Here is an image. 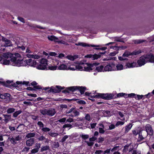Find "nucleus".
Here are the masks:
<instances>
[{"instance_id":"f257e3e1","label":"nucleus","mask_w":154,"mask_h":154,"mask_svg":"<svg viewBox=\"0 0 154 154\" xmlns=\"http://www.w3.org/2000/svg\"><path fill=\"white\" fill-rule=\"evenodd\" d=\"M85 95L88 96V99L92 101H94V98H101L104 99L110 100L113 97V95L111 94H102L100 93H95V91H93L92 93L86 92Z\"/></svg>"},{"instance_id":"f03ea898","label":"nucleus","mask_w":154,"mask_h":154,"mask_svg":"<svg viewBox=\"0 0 154 154\" xmlns=\"http://www.w3.org/2000/svg\"><path fill=\"white\" fill-rule=\"evenodd\" d=\"M11 62L12 63V65L17 66H25V60H23V59H18L15 57H12L11 59Z\"/></svg>"},{"instance_id":"7ed1b4c3","label":"nucleus","mask_w":154,"mask_h":154,"mask_svg":"<svg viewBox=\"0 0 154 154\" xmlns=\"http://www.w3.org/2000/svg\"><path fill=\"white\" fill-rule=\"evenodd\" d=\"M13 81H12L7 80L5 82H2V83L3 84V85L4 86L8 87L9 84H11V85H13V86H15L16 87H18L22 86V85H27L29 83V82H24L23 83L21 82L17 81L16 82V83L13 84Z\"/></svg>"},{"instance_id":"20e7f679","label":"nucleus","mask_w":154,"mask_h":154,"mask_svg":"<svg viewBox=\"0 0 154 154\" xmlns=\"http://www.w3.org/2000/svg\"><path fill=\"white\" fill-rule=\"evenodd\" d=\"M48 65V60L42 58L40 60V64L37 65L36 68L39 70H47Z\"/></svg>"},{"instance_id":"39448f33","label":"nucleus","mask_w":154,"mask_h":154,"mask_svg":"<svg viewBox=\"0 0 154 154\" xmlns=\"http://www.w3.org/2000/svg\"><path fill=\"white\" fill-rule=\"evenodd\" d=\"M96 63H84V71L86 72H91L95 68L94 66Z\"/></svg>"},{"instance_id":"423d86ee","label":"nucleus","mask_w":154,"mask_h":154,"mask_svg":"<svg viewBox=\"0 0 154 154\" xmlns=\"http://www.w3.org/2000/svg\"><path fill=\"white\" fill-rule=\"evenodd\" d=\"M60 63L61 62L59 60L53 61L48 66V69L51 70H58V66Z\"/></svg>"},{"instance_id":"0eeeda50","label":"nucleus","mask_w":154,"mask_h":154,"mask_svg":"<svg viewBox=\"0 0 154 154\" xmlns=\"http://www.w3.org/2000/svg\"><path fill=\"white\" fill-rule=\"evenodd\" d=\"M148 63L146 55L141 56L137 61V64L138 67H140L144 65L146 63Z\"/></svg>"},{"instance_id":"6e6552de","label":"nucleus","mask_w":154,"mask_h":154,"mask_svg":"<svg viewBox=\"0 0 154 154\" xmlns=\"http://www.w3.org/2000/svg\"><path fill=\"white\" fill-rule=\"evenodd\" d=\"M25 66H28L36 68L37 66V63L36 61L35 60L31 59L25 60Z\"/></svg>"},{"instance_id":"1a4fd4ad","label":"nucleus","mask_w":154,"mask_h":154,"mask_svg":"<svg viewBox=\"0 0 154 154\" xmlns=\"http://www.w3.org/2000/svg\"><path fill=\"white\" fill-rule=\"evenodd\" d=\"M141 52V51L140 50L134 51L132 53H131L128 51H126L123 54V57H128L129 56L131 55H136L140 53Z\"/></svg>"},{"instance_id":"9d476101","label":"nucleus","mask_w":154,"mask_h":154,"mask_svg":"<svg viewBox=\"0 0 154 154\" xmlns=\"http://www.w3.org/2000/svg\"><path fill=\"white\" fill-rule=\"evenodd\" d=\"M114 63L111 62L104 67V72L114 71Z\"/></svg>"},{"instance_id":"9b49d317","label":"nucleus","mask_w":154,"mask_h":154,"mask_svg":"<svg viewBox=\"0 0 154 154\" xmlns=\"http://www.w3.org/2000/svg\"><path fill=\"white\" fill-rule=\"evenodd\" d=\"M2 41L4 43V44H1V47H8L11 46L12 45L11 42L7 39L4 37H2Z\"/></svg>"},{"instance_id":"f8f14e48","label":"nucleus","mask_w":154,"mask_h":154,"mask_svg":"<svg viewBox=\"0 0 154 154\" xmlns=\"http://www.w3.org/2000/svg\"><path fill=\"white\" fill-rule=\"evenodd\" d=\"M1 98L5 100L7 103L9 102L11 100V95L8 93L1 94Z\"/></svg>"},{"instance_id":"ddd939ff","label":"nucleus","mask_w":154,"mask_h":154,"mask_svg":"<svg viewBox=\"0 0 154 154\" xmlns=\"http://www.w3.org/2000/svg\"><path fill=\"white\" fill-rule=\"evenodd\" d=\"M114 71L121 70L124 69V67L123 65L121 63H118L116 64L114 63Z\"/></svg>"},{"instance_id":"4468645a","label":"nucleus","mask_w":154,"mask_h":154,"mask_svg":"<svg viewBox=\"0 0 154 154\" xmlns=\"http://www.w3.org/2000/svg\"><path fill=\"white\" fill-rule=\"evenodd\" d=\"M75 45L77 46H81L83 47H99L100 45H89L88 44L84 42H79L75 44Z\"/></svg>"},{"instance_id":"2eb2a0df","label":"nucleus","mask_w":154,"mask_h":154,"mask_svg":"<svg viewBox=\"0 0 154 154\" xmlns=\"http://www.w3.org/2000/svg\"><path fill=\"white\" fill-rule=\"evenodd\" d=\"M21 139V137L18 135L15 137H12L9 140L12 144H14L17 143V141H19Z\"/></svg>"},{"instance_id":"dca6fc26","label":"nucleus","mask_w":154,"mask_h":154,"mask_svg":"<svg viewBox=\"0 0 154 154\" xmlns=\"http://www.w3.org/2000/svg\"><path fill=\"white\" fill-rule=\"evenodd\" d=\"M125 66L126 67V68L138 67V65L137 63L135 62H133L132 63L128 62L126 63Z\"/></svg>"},{"instance_id":"f3484780","label":"nucleus","mask_w":154,"mask_h":154,"mask_svg":"<svg viewBox=\"0 0 154 154\" xmlns=\"http://www.w3.org/2000/svg\"><path fill=\"white\" fill-rule=\"evenodd\" d=\"M85 57L86 58H91L92 60H95L99 58L100 57V55L98 54H90L86 55Z\"/></svg>"},{"instance_id":"a211bd4d","label":"nucleus","mask_w":154,"mask_h":154,"mask_svg":"<svg viewBox=\"0 0 154 154\" xmlns=\"http://www.w3.org/2000/svg\"><path fill=\"white\" fill-rule=\"evenodd\" d=\"M148 62L154 63V54H146Z\"/></svg>"},{"instance_id":"6ab92c4d","label":"nucleus","mask_w":154,"mask_h":154,"mask_svg":"<svg viewBox=\"0 0 154 154\" xmlns=\"http://www.w3.org/2000/svg\"><path fill=\"white\" fill-rule=\"evenodd\" d=\"M145 128L148 134L150 135H152L153 134V130L151 126L150 125H147L145 127Z\"/></svg>"},{"instance_id":"aec40b11","label":"nucleus","mask_w":154,"mask_h":154,"mask_svg":"<svg viewBox=\"0 0 154 154\" xmlns=\"http://www.w3.org/2000/svg\"><path fill=\"white\" fill-rule=\"evenodd\" d=\"M61 87L56 86V87H52L50 89V92H53L55 93H58L60 91Z\"/></svg>"},{"instance_id":"412c9836","label":"nucleus","mask_w":154,"mask_h":154,"mask_svg":"<svg viewBox=\"0 0 154 154\" xmlns=\"http://www.w3.org/2000/svg\"><path fill=\"white\" fill-rule=\"evenodd\" d=\"M60 63L59 66H58V70H67L68 66L66 65L63 64H61Z\"/></svg>"},{"instance_id":"4be33fe9","label":"nucleus","mask_w":154,"mask_h":154,"mask_svg":"<svg viewBox=\"0 0 154 154\" xmlns=\"http://www.w3.org/2000/svg\"><path fill=\"white\" fill-rule=\"evenodd\" d=\"M2 63L1 64L3 65H12V63L11 62V60L3 58Z\"/></svg>"},{"instance_id":"5701e85b","label":"nucleus","mask_w":154,"mask_h":154,"mask_svg":"<svg viewBox=\"0 0 154 154\" xmlns=\"http://www.w3.org/2000/svg\"><path fill=\"white\" fill-rule=\"evenodd\" d=\"M74 137H75V136L74 134L70 135H65L62 139L61 141L62 142H64L68 138H69V139H73Z\"/></svg>"},{"instance_id":"b1692460","label":"nucleus","mask_w":154,"mask_h":154,"mask_svg":"<svg viewBox=\"0 0 154 154\" xmlns=\"http://www.w3.org/2000/svg\"><path fill=\"white\" fill-rule=\"evenodd\" d=\"M34 143V139L30 138L27 140L26 142V145L29 146H31Z\"/></svg>"},{"instance_id":"393cba45","label":"nucleus","mask_w":154,"mask_h":154,"mask_svg":"<svg viewBox=\"0 0 154 154\" xmlns=\"http://www.w3.org/2000/svg\"><path fill=\"white\" fill-rule=\"evenodd\" d=\"M48 38L49 40L54 41L55 42H57L58 40V38L53 35H48Z\"/></svg>"},{"instance_id":"a878e982","label":"nucleus","mask_w":154,"mask_h":154,"mask_svg":"<svg viewBox=\"0 0 154 154\" xmlns=\"http://www.w3.org/2000/svg\"><path fill=\"white\" fill-rule=\"evenodd\" d=\"M104 67L102 65L96 66L95 70L98 72H104Z\"/></svg>"},{"instance_id":"bb28decb","label":"nucleus","mask_w":154,"mask_h":154,"mask_svg":"<svg viewBox=\"0 0 154 154\" xmlns=\"http://www.w3.org/2000/svg\"><path fill=\"white\" fill-rule=\"evenodd\" d=\"M12 54L10 53H5L3 54L2 57L4 58L8 59L9 57L11 58L12 57Z\"/></svg>"},{"instance_id":"cd10ccee","label":"nucleus","mask_w":154,"mask_h":154,"mask_svg":"<svg viewBox=\"0 0 154 154\" xmlns=\"http://www.w3.org/2000/svg\"><path fill=\"white\" fill-rule=\"evenodd\" d=\"M55 113L56 112L54 109H48V115L52 116H54Z\"/></svg>"},{"instance_id":"c85d7f7f","label":"nucleus","mask_w":154,"mask_h":154,"mask_svg":"<svg viewBox=\"0 0 154 154\" xmlns=\"http://www.w3.org/2000/svg\"><path fill=\"white\" fill-rule=\"evenodd\" d=\"M84 63H81L79 64L76 65V70L79 71H84Z\"/></svg>"},{"instance_id":"c756f323","label":"nucleus","mask_w":154,"mask_h":154,"mask_svg":"<svg viewBox=\"0 0 154 154\" xmlns=\"http://www.w3.org/2000/svg\"><path fill=\"white\" fill-rule=\"evenodd\" d=\"M26 56L29 58H32L34 59H38L40 58V56L36 54H27Z\"/></svg>"},{"instance_id":"7c9ffc66","label":"nucleus","mask_w":154,"mask_h":154,"mask_svg":"<svg viewBox=\"0 0 154 154\" xmlns=\"http://www.w3.org/2000/svg\"><path fill=\"white\" fill-rule=\"evenodd\" d=\"M132 126V125L131 123H129L127 126L125 127V133H127L131 129Z\"/></svg>"},{"instance_id":"2f4dec72","label":"nucleus","mask_w":154,"mask_h":154,"mask_svg":"<svg viewBox=\"0 0 154 154\" xmlns=\"http://www.w3.org/2000/svg\"><path fill=\"white\" fill-rule=\"evenodd\" d=\"M14 56H12V57H15L17 58V60L18 58H20L21 59H22L23 57V54H20L17 53H16L13 55Z\"/></svg>"},{"instance_id":"473e14b6","label":"nucleus","mask_w":154,"mask_h":154,"mask_svg":"<svg viewBox=\"0 0 154 154\" xmlns=\"http://www.w3.org/2000/svg\"><path fill=\"white\" fill-rule=\"evenodd\" d=\"M40 112L43 115L45 116L46 115H48V109H40Z\"/></svg>"},{"instance_id":"72a5a7b5","label":"nucleus","mask_w":154,"mask_h":154,"mask_svg":"<svg viewBox=\"0 0 154 154\" xmlns=\"http://www.w3.org/2000/svg\"><path fill=\"white\" fill-rule=\"evenodd\" d=\"M66 57L69 60H73L77 58V55H74V56H72L71 55H68Z\"/></svg>"},{"instance_id":"f704fd0d","label":"nucleus","mask_w":154,"mask_h":154,"mask_svg":"<svg viewBox=\"0 0 154 154\" xmlns=\"http://www.w3.org/2000/svg\"><path fill=\"white\" fill-rule=\"evenodd\" d=\"M76 69L77 68H76V65L74 66L73 65H71L69 66H68L67 70L74 71L76 70Z\"/></svg>"},{"instance_id":"c9c22d12","label":"nucleus","mask_w":154,"mask_h":154,"mask_svg":"<svg viewBox=\"0 0 154 154\" xmlns=\"http://www.w3.org/2000/svg\"><path fill=\"white\" fill-rule=\"evenodd\" d=\"M4 117V121L6 123H7L9 120V119H10L11 116L8 115H3Z\"/></svg>"},{"instance_id":"e433bc0d","label":"nucleus","mask_w":154,"mask_h":154,"mask_svg":"<svg viewBox=\"0 0 154 154\" xmlns=\"http://www.w3.org/2000/svg\"><path fill=\"white\" fill-rule=\"evenodd\" d=\"M21 111L20 110L16 111L14 113L13 117L14 118H16L18 115L21 113Z\"/></svg>"},{"instance_id":"4c0bfd02","label":"nucleus","mask_w":154,"mask_h":154,"mask_svg":"<svg viewBox=\"0 0 154 154\" xmlns=\"http://www.w3.org/2000/svg\"><path fill=\"white\" fill-rule=\"evenodd\" d=\"M35 135V133H28L26 136V137L27 138H29L34 137Z\"/></svg>"},{"instance_id":"58836bf2","label":"nucleus","mask_w":154,"mask_h":154,"mask_svg":"<svg viewBox=\"0 0 154 154\" xmlns=\"http://www.w3.org/2000/svg\"><path fill=\"white\" fill-rule=\"evenodd\" d=\"M78 90L80 92L81 94H84V92L85 91V88L82 87H79V88Z\"/></svg>"},{"instance_id":"ea45409f","label":"nucleus","mask_w":154,"mask_h":154,"mask_svg":"<svg viewBox=\"0 0 154 154\" xmlns=\"http://www.w3.org/2000/svg\"><path fill=\"white\" fill-rule=\"evenodd\" d=\"M15 111V109L13 108H9L7 110V112L8 113L11 114L13 113Z\"/></svg>"},{"instance_id":"a19ab883","label":"nucleus","mask_w":154,"mask_h":154,"mask_svg":"<svg viewBox=\"0 0 154 154\" xmlns=\"http://www.w3.org/2000/svg\"><path fill=\"white\" fill-rule=\"evenodd\" d=\"M57 42L58 43H60L61 44H63L64 45H68V44L65 41H63V40H60L59 38H58V40H57Z\"/></svg>"},{"instance_id":"79ce46f5","label":"nucleus","mask_w":154,"mask_h":154,"mask_svg":"<svg viewBox=\"0 0 154 154\" xmlns=\"http://www.w3.org/2000/svg\"><path fill=\"white\" fill-rule=\"evenodd\" d=\"M49 149V146H42L41 147V151H43L47 150Z\"/></svg>"},{"instance_id":"37998d69","label":"nucleus","mask_w":154,"mask_h":154,"mask_svg":"<svg viewBox=\"0 0 154 154\" xmlns=\"http://www.w3.org/2000/svg\"><path fill=\"white\" fill-rule=\"evenodd\" d=\"M125 123V122H123L121 121H118L117 122L116 124V127H118L119 125H122L124 124Z\"/></svg>"},{"instance_id":"c03bdc74","label":"nucleus","mask_w":154,"mask_h":154,"mask_svg":"<svg viewBox=\"0 0 154 154\" xmlns=\"http://www.w3.org/2000/svg\"><path fill=\"white\" fill-rule=\"evenodd\" d=\"M143 95H136L135 98L137 100H139L143 98Z\"/></svg>"},{"instance_id":"a18cd8bd","label":"nucleus","mask_w":154,"mask_h":154,"mask_svg":"<svg viewBox=\"0 0 154 154\" xmlns=\"http://www.w3.org/2000/svg\"><path fill=\"white\" fill-rule=\"evenodd\" d=\"M144 137H143L142 135L141 134V133H139V137L138 139V141H142Z\"/></svg>"},{"instance_id":"49530a36","label":"nucleus","mask_w":154,"mask_h":154,"mask_svg":"<svg viewBox=\"0 0 154 154\" xmlns=\"http://www.w3.org/2000/svg\"><path fill=\"white\" fill-rule=\"evenodd\" d=\"M49 134L52 137H56L58 135V134L57 133L50 132Z\"/></svg>"},{"instance_id":"de8ad7c7","label":"nucleus","mask_w":154,"mask_h":154,"mask_svg":"<svg viewBox=\"0 0 154 154\" xmlns=\"http://www.w3.org/2000/svg\"><path fill=\"white\" fill-rule=\"evenodd\" d=\"M81 137L84 139H87L89 137V136L87 134H82L80 135Z\"/></svg>"},{"instance_id":"09e8293b","label":"nucleus","mask_w":154,"mask_h":154,"mask_svg":"<svg viewBox=\"0 0 154 154\" xmlns=\"http://www.w3.org/2000/svg\"><path fill=\"white\" fill-rule=\"evenodd\" d=\"M42 130L44 132H48L50 131V129L47 127L43 128H42Z\"/></svg>"},{"instance_id":"8fccbe9b","label":"nucleus","mask_w":154,"mask_h":154,"mask_svg":"<svg viewBox=\"0 0 154 154\" xmlns=\"http://www.w3.org/2000/svg\"><path fill=\"white\" fill-rule=\"evenodd\" d=\"M41 144L40 143H36L35 144V148L38 150H39V148L40 147Z\"/></svg>"},{"instance_id":"3c124183","label":"nucleus","mask_w":154,"mask_h":154,"mask_svg":"<svg viewBox=\"0 0 154 154\" xmlns=\"http://www.w3.org/2000/svg\"><path fill=\"white\" fill-rule=\"evenodd\" d=\"M74 114V116H77L79 115V112L77 111L76 109L75 108L73 112H72Z\"/></svg>"},{"instance_id":"603ef678","label":"nucleus","mask_w":154,"mask_h":154,"mask_svg":"<svg viewBox=\"0 0 154 154\" xmlns=\"http://www.w3.org/2000/svg\"><path fill=\"white\" fill-rule=\"evenodd\" d=\"M132 154H141V152L139 150H134L132 151Z\"/></svg>"},{"instance_id":"864d4df0","label":"nucleus","mask_w":154,"mask_h":154,"mask_svg":"<svg viewBox=\"0 0 154 154\" xmlns=\"http://www.w3.org/2000/svg\"><path fill=\"white\" fill-rule=\"evenodd\" d=\"M17 48L20 51H24L25 49V47L24 46H18Z\"/></svg>"},{"instance_id":"5fc2aeb1","label":"nucleus","mask_w":154,"mask_h":154,"mask_svg":"<svg viewBox=\"0 0 154 154\" xmlns=\"http://www.w3.org/2000/svg\"><path fill=\"white\" fill-rule=\"evenodd\" d=\"M28 101L26 100V101H25L23 102V103L24 104L27 105L29 106H32V104L31 102Z\"/></svg>"},{"instance_id":"6e6d98bb","label":"nucleus","mask_w":154,"mask_h":154,"mask_svg":"<svg viewBox=\"0 0 154 154\" xmlns=\"http://www.w3.org/2000/svg\"><path fill=\"white\" fill-rule=\"evenodd\" d=\"M72 125L70 124H65L63 125V127L64 128H72Z\"/></svg>"},{"instance_id":"4d7b16f0","label":"nucleus","mask_w":154,"mask_h":154,"mask_svg":"<svg viewBox=\"0 0 154 154\" xmlns=\"http://www.w3.org/2000/svg\"><path fill=\"white\" fill-rule=\"evenodd\" d=\"M85 118V119L88 121H90L91 119L90 116L88 114L86 115Z\"/></svg>"},{"instance_id":"13d9d810","label":"nucleus","mask_w":154,"mask_h":154,"mask_svg":"<svg viewBox=\"0 0 154 154\" xmlns=\"http://www.w3.org/2000/svg\"><path fill=\"white\" fill-rule=\"evenodd\" d=\"M118 53V52L117 51H115L111 53H110L109 54V55L111 56H115L116 54H117Z\"/></svg>"},{"instance_id":"bf43d9fd","label":"nucleus","mask_w":154,"mask_h":154,"mask_svg":"<svg viewBox=\"0 0 154 154\" xmlns=\"http://www.w3.org/2000/svg\"><path fill=\"white\" fill-rule=\"evenodd\" d=\"M37 124L40 128H43L44 127V124L41 122H38Z\"/></svg>"},{"instance_id":"052dcab7","label":"nucleus","mask_w":154,"mask_h":154,"mask_svg":"<svg viewBox=\"0 0 154 154\" xmlns=\"http://www.w3.org/2000/svg\"><path fill=\"white\" fill-rule=\"evenodd\" d=\"M66 120V118H64L58 120V121L60 122L63 123L65 122Z\"/></svg>"},{"instance_id":"680f3d73","label":"nucleus","mask_w":154,"mask_h":154,"mask_svg":"<svg viewBox=\"0 0 154 154\" xmlns=\"http://www.w3.org/2000/svg\"><path fill=\"white\" fill-rule=\"evenodd\" d=\"M136 95V94L134 93H131L130 94H128V96H129V97H134L135 98V97Z\"/></svg>"},{"instance_id":"e2e57ef3","label":"nucleus","mask_w":154,"mask_h":154,"mask_svg":"<svg viewBox=\"0 0 154 154\" xmlns=\"http://www.w3.org/2000/svg\"><path fill=\"white\" fill-rule=\"evenodd\" d=\"M30 148L27 147H25L23 149L22 151L27 152L29 149Z\"/></svg>"},{"instance_id":"0e129e2a","label":"nucleus","mask_w":154,"mask_h":154,"mask_svg":"<svg viewBox=\"0 0 154 154\" xmlns=\"http://www.w3.org/2000/svg\"><path fill=\"white\" fill-rule=\"evenodd\" d=\"M75 108H72L71 109H70L69 110L66 111V113H70L72 112V113L73 112V111L75 109Z\"/></svg>"},{"instance_id":"69168bd1","label":"nucleus","mask_w":154,"mask_h":154,"mask_svg":"<svg viewBox=\"0 0 154 154\" xmlns=\"http://www.w3.org/2000/svg\"><path fill=\"white\" fill-rule=\"evenodd\" d=\"M109 129L112 130L115 128V126L112 124H111L109 125Z\"/></svg>"},{"instance_id":"338daca9","label":"nucleus","mask_w":154,"mask_h":154,"mask_svg":"<svg viewBox=\"0 0 154 154\" xmlns=\"http://www.w3.org/2000/svg\"><path fill=\"white\" fill-rule=\"evenodd\" d=\"M130 147V145L129 146H125L124 148V149H123V151L124 152H126L127 150H128V149H129V148Z\"/></svg>"},{"instance_id":"774afa93","label":"nucleus","mask_w":154,"mask_h":154,"mask_svg":"<svg viewBox=\"0 0 154 154\" xmlns=\"http://www.w3.org/2000/svg\"><path fill=\"white\" fill-rule=\"evenodd\" d=\"M45 139V138L42 135L41 136L38 138V139L40 141L43 140Z\"/></svg>"}]
</instances>
